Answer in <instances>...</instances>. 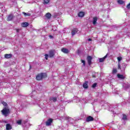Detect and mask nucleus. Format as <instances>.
Instances as JSON below:
<instances>
[{"label": "nucleus", "instance_id": "nucleus-1", "mask_svg": "<svg viewBox=\"0 0 130 130\" xmlns=\"http://www.w3.org/2000/svg\"><path fill=\"white\" fill-rule=\"evenodd\" d=\"M46 77H47L46 73H40L36 76V80H37V81H40L42 80V79L46 78Z\"/></svg>", "mask_w": 130, "mask_h": 130}, {"label": "nucleus", "instance_id": "nucleus-2", "mask_svg": "<svg viewBox=\"0 0 130 130\" xmlns=\"http://www.w3.org/2000/svg\"><path fill=\"white\" fill-rule=\"evenodd\" d=\"M2 112L4 115L7 116L8 114L10 112V110L5 108L3 109V110L2 111Z\"/></svg>", "mask_w": 130, "mask_h": 130}, {"label": "nucleus", "instance_id": "nucleus-3", "mask_svg": "<svg viewBox=\"0 0 130 130\" xmlns=\"http://www.w3.org/2000/svg\"><path fill=\"white\" fill-rule=\"evenodd\" d=\"M92 59H93V57L91 56H87V60L89 66H91L92 64Z\"/></svg>", "mask_w": 130, "mask_h": 130}, {"label": "nucleus", "instance_id": "nucleus-4", "mask_svg": "<svg viewBox=\"0 0 130 130\" xmlns=\"http://www.w3.org/2000/svg\"><path fill=\"white\" fill-rule=\"evenodd\" d=\"M52 119H49L46 122V125L47 126H49L51 125V123H52Z\"/></svg>", "mask_w": 130, "mask_h": 130}, {"label": "nucleus", "instance_id": "nucleus-5", "mask_svg": "<svg viewBox=\"0 0 130 130\" xmlns=\"http://www.w3.org/2000/svg\"><path fill=\"white\" fill-rule=\"evenodd\" d=\"M94 120V118L91 116H89L86 118V121L87 122H89V121H93Z\"/></svg>", "mask_w": 130, "mask_h": 130}, {"label": "nucleus", "instance_id": "nucleus-6", "mask_svg": "<svg viewBox=\"0 0 130 130\" xmlns=\"http://www.w3.org/2000/svg\"><path fill=\"white\" fill-rule=\"evenodd\" d=\"M122 58L121 57H118L117 60L118 61V70H121V68H120V63L119 62L121 60Z\"/></svg>", "mask_w": 130, "mask_h": 130}, {"label": "nucleus", "instance_id": "nucleus-7", "mask_svg": "<svg viewBox=\"0 0 130 130\" xmlns=\"http://www.w3.org/2000/svg\"><path fill=\"white\" fill-rule=\"evenodd\" d=\"M61 51H62V52H63V53H65V54H68L70 52V50H69L68 49H67L66 48H62L61 49Z\"/></svg>", "mask_w": 130, "mask_h": 130}, {"label": "nucleus", "instance_id": "nucleus-8", "mask_svg": "<svg viewBox=\"0 0 130 130\" xmlns=\"http://www.w3.org/2000/svg\"><path fill=\"white\" fill-rule=\"evenodd\" d=\"M54 56V50H50L49 51V57L51 58Z\"/></svg>", "mask_w": 130, "mask_h": 130}, {"label": "nucleus", "instance_id": "nucleus-9", "mask_svg": "<svg viewBox=\"0 0 130 130\" xmlns=\"http://www.w3.org/2000/svg\"><path fill=\"white\" fill-rule=\"evenodd\" d=\"M21 26L23 28H26V27H28L29 26V23L27 22H22L21 24Z\"/></svg>", "mask_w": 130, "mask_h": 130}, {"label": "nucleus", "instance_id": "nucleus-10", "mask_svg": "<svg viewBox=\"0 0 130 130\" xmlns=\"http://www.w3.org/2000/svg\"><path fill=\"white\" fill-rule=\"evenodd\" d=\"M107 57V54L103 58H99V61L100 62H103Z\"/></svg>", "mask_w": 130, "mask_h": 130}, {"label": "nucleus", "instance_id": "nucleus-11", "mask_svg": "<svg viewBox=\"0 0 130 130\" xmlns=\"http://www.w3.org/2000/svg\"><path fill=\"white\" fill-rule=\"evenodd\" d=\"M77 32H78V29L73 28L71 32L72 36H74V35H75Z\"/></svg>", "mask_w": 130, "mask_h": 130}, {"label": "nucleus", "instance_id": "nucleus-12", "mask_svg": "<svg viewBox=\"0 0 130 130\" xmlns=\"http://www.w3.org/2000/svg\"><path fill=\"white\" fill-rule=\"evenodd\" d=\"M13 18H14V15H13V14H10L8 16L7 20L12 21V20H13Z\"/></svg>", "mask_w": 130, "mask_h": 130}, {"label": "nucleus", "instance_id": "nucleus-13", "mask_svg": "<svg viewBox=\"0 0 130 130\" xmlns=\"http://www.w3.org/2000/svg\"><path fill=\"white\" fill-rule=\"evenodd\" d=\"M85 16V12H80L78 13V17H80L81 18H83Z\"/></svg>", "mask_w": 130, "mask_h": 130}, {"label": "nucleus", "instance_id": "nucleus-14", "mask_svg": "<svg viewBox=\"0 0 130 130\" xmlns=\"http://www.w3.org/2000/svg\"><path fill=\"white\" fill-rule=\"evenodd\" d=\"M117 77L119 79H121V80H124V79H125V77L122 75L117 74Z\"/></svg>", "mask_w": 130, "mask_h": 130}, {"label": "nucleus", "instance_id": "nucleus-15", "mask_svg": "<svg viewBox=\"0 0 130 130\" xmlns=\"http://www.w3.org/2000/svg\"><path fill=\"white\" fill-rule=\"evenodd\" d=\"M13 56V55L12 54H6L5 55V58H11Z\"/></svg>", "mask_w": 130, "mask_h": 130}, {"label": "nucleus", "instance_id": "nucleus-16", "mask_svg": "<svg viewBox=\"0 0 130 130\" xmlns=\"http://www.w3.org/2000/svg\"><path fill=\"white\" fill-rule=\"evenodd\" d=\"M83 87L84 88V89H88V81H85V82L83 85Z\"/></svg>", "mask_w": 130, "mask_h": 130}, {"label": "nucleus", "instance_id": "nucleus-17", "mask_svg": "<svg viewBox=\"0 0 130 130\" xmlns=\"http://www.w3.org/2000/svg\"><path fill=\"white\" fill-rule=\"evenodd\" d=\"M6 126L7 130L12 129V125H11L10 124H6Z\"/></svg>", "mask_w": 130, "mask_h": 130}, {"label": "nucleus", "instance_id": "nucleus-18", "mask_svg": "<svg viewBox=\"0 0 130 130\" xmlns=\"http://www.w3.org/2000/svg\"><path fill=\"white\" fill-rule=\"evenodd\" d=\"M97 20H98V18L96 17H93V21H92L93 25H96V24L97 23Z\"/></svg>", "mask_w": 130, "mask_h": 130}, {"label": "nucleus", "instance_id": "nucleus-19", "mask_svg": "<svg viewBox=\"0 0 130 130\" xmlns=\"http://www.w3.org/2000/svg\"><path fill=\"white\" fill-rule=\"evenodd\" d=\"M46 17L47 18V19H48V20H49V19H50V18H51V14L49 13H47L46 15H45Z\"/></svg>", "mask_w": 130, "mask_h": 130}, {"label": "nucleus", "instance_id": "nucleus-20", "mask_svg": "<svg viewBox=\"0 0 130 130\" xmlns=\"http://www.w3.org/2000/svg\"><path fill=\"white\" fill-rule=\"evenodd\" d=\"M122 120H123V121H125L127 120V117L125 115V114H123Z\"/></svg>", "mask_w": 130, "mask_h": 130}, {"label": "nucleus", "instance_id": "nucleus-21", "mask_svg": "<svg viewBox=\"0 0 130 130\" xmlns=\"http://www.w3.org/2000/svg\"><path fill=\"white\" fill-rule=\"evenodd\" d=\"M50 101H53V102H56L57 100V98L54 97V98H50L49 99Z\"/></svg>", "mask_w": 130, "mask_h": 130}, {"label": "nucleus", "instance_id": "nucleus-22", "mask_svg": "<svg viewBox=\"0 0 130 130\" xmlns=\"http://www.w3.org/2000/svg\"><path fill=\"white\" fill-rule=\"evenodd\" d=\"M22 13L25 16V17H27V16L30 17V16H31V14L28 13L22 12Z\"/></svg>", "mask_w": 130, "mask_h": 130}, {"label": "nucleus", "instance_id": "nucleus-23", "mask_svg": "<svg viewBox=\"0 0 130 130\" xmlns=\"http://www.w3.org/2000/svg\"><path fill=\"white\" fill-rule=\"evenodd\" d=\"M50 0H44V5H47L49 4Z\"/></svg>", "mask_w": 130, "mask_h": 130}, {"label": "nucleus", "instance_id": "nucleus-24", "mask_svg": "<svg viewBox=\"0 0 130 130\" xmlns=\"http://www.w3.org/2000/svg\"><path fill=\"white\" fill-rule=\"evenodd\" d=\"M116 73H117V70H116V69H113L112 71V74H116Z\"/></svg>", "mask_w": 130, "mask_h": 130}, {"label": "nucleus", "instance_id": "nucleus-25", "mask_svg": "<svg viewBox=\"0 0 130 130\" xmlns=\"http://www.w3.org/2000/svg\"><path fill=\"white\" fill-rule=\"evenodd\" d=\"M123 3L124 2L122 0L118 1V4H119L120 5H123Z\"/></svg>", "mask_w": 130, "mask_h": 130}, {"label": "nucleus", "instance_id": "nucleus-26", "mask_svg": "<svg viewBox=\"0 0 130 130\" xmlns=\"http://www.w3.org/2000/svg\"><path fill=\"white\" fill-rule=\"evenodd\" d=\"M81 62L82 63H83V65L84 66V67H85L86 66V61H85V60H81Z\"/></svg>", "mask_w": 130, "mask_h": 130}, {"label": "nucleus", "instance_id": "nucleus-27", "mask_svg": "<svg viewBox=\"0 0 130 130\" xmlns=\"http://www.w3.org/2000/svg\"><path fill=\"white\" fill-rule=\"evenodd\" d=\"M17 123H18V124H21L22 123V120H19L17 121Z\"/></svg>", "mask_w": 130, "mask_h": 130}, {"label": "nucleus", "instance_id": "nucleus-28", "mask_svg": "<svg viewBox=\"0 0 130 130\" xmlns=\"http://www.w3.org/2000/svg\"><path fill=\"white\" fill-rule=\"evenodd\" d=\"M68 119H69V121H71V122H74V119H73V118H68Z\"/></svg>", "mask_w": 130, "mask_h": 130}, {"label": "nucleus", "instance_id": "nucleus-29", "mask_svg": "<svg viewBox=\"0 0 130 130\" xmlns=\"http://www.w3.org/2000/svg\"><path fill=\"white\" fill-rule=\"evenodd\" d=\"M45 56L46 59H47V60L48 59V56H49V55L48 54H45Z\"/></svg>", "mask_w": 130, "mask_h": 130}, {"label": "nucleus", "instance_id": "nucleus-30", "mask_svg": "<svg viewBox=\"0 0 130 130\" xmlns=\"http://www.w3.org/2000/svg\"><path fill=\"white\" fill-rule=\"evenodd\" d=\"M96 86H97V83H94L92 85V87L93 88H96Z\"/></svg>", "mask_w": 130, "mask_h": 130}, {"label": "nucleus", "instance_id": "nucleus-31", "mask_svg": "<svg viewBox=\"0 0 130 130\" xmlns=\"http://www.w3.org/2000/svg\"><path fill=\"white\" fill-rule=\"evenodd\" d=\"M2 122H3V123H8V121H7V120H3V121H2Z\"/></svg>", "mask_w": 130, "mask_h": 130}, {"label": "nucleus", "instance_id": "nucleus-32", "mask_svg": "<svg viewBox=\"0 0 130 130\" xmlns=\"http://www.w3.org/2000/svg\"><path fill=\"white\" fill-rule=\"evenodd\" d=\"M126 8H127V9H130V2H129V4H128L126 6Z\"/></svg>", "mask_w": 130, "mask_h": 130}, {"label": "nucleus", "instance_id": "nucleus-33", "mask_svg": "<svg viewBox=\"0 0 130 130\" xmlns=\"http://www.w3.org/2000/svg\"><path fill=\"white\" fill-rule=\"evenodd\" d=\"M125 69V65L123 64V69H122V71H124Z\"/></svg>", "mask_w": 130, "mask_h": 130}, {"label": "nucleus", "instance_id": "nucleus-34", "mask_svg": "<svg viewBox=\"0 0 130 130\" xmlns=\"http://www.w3.org/2000/svg\"><path fill=\"white\" fill-rule=\"evenodd\" d=\"M2 104H3L4 106H7V103L3 102Z\"/></svg>", "mask_w": 130, "mask_h": 130}, {"label": "nucleus", "instance_id": "nucleus-35", "mask_svg": "<svg viewBox=\"0 0 130 130\" xmlns=\"http://www.w3.org/2000/svg\"><path fill=\"white\" fill-rule=\"evenodd\" d=\"M16 30L17 33H19V32H20V29L16 28Z\"/></svg>", "mask_w": 130, "mask_h": 130}, {"label": "nucleus", "instance_id": "nucleus-36", "mask_svg": "<svg viewBox=\"0 0 130 130\" xmlns=\"http://www.w3.org/2000/svg\"><path fill=\"white\" fill-rule=\"evenodd\" d=\"M49 37L50 38V39L53 38V37L52 36H49Z\"/></svg>", "mask_w": 130, "mask_h": 130}, {"label": "nucleus", "instance_id": "nucleus-37", "mask_svg": "<svg viewBox=\"0 0 130 130\" xmlns=\"http://www.w3.org/2000/svg\"><path fill=\"white\" fill-rule=\"evenodd\" d=\"M88 41H92V39H88Z\"/></svg>", "mask_w": 130, "mask_h": 130}, {"label": "nucleus", "instance_id": "nucleus-38", "mask_svg": "<svg viewBox=\"0 0 130 130\" xmlns=\"http://www.w3.org/2000/svg\"><path fill=\"white\" fill-rule=\"evenodd\" d=\"M123 87H125V83H124V84H123Z\"/></svg>", "mask_w": 130, "mask_h": 130}, {"label": "nucleus", "instance_id": "nucleus-39", "mask_svg": "<svg viewBox=\"0 0 130 130\" xmlns=\"http://www.w3.org/2000/svg\"><path fill=\"white\" fill-rule=\"evenodd\" d=\"M111 111H113V109H111Z\"/></svg>", "mask_w": 130, "mask_h": 130}, {"label": "nucleus", "instance_id": "nucleus-40", "mask_svg": "<svg viewBox=\"0 0 130 130\" xmlns=\"http://www.w3.org/2000/svg\"><path fill=\"white\" fill-rule=\"evenodd\" d=\"M93 78H95V76L93 75L92 76Z\"/></svg>", "mask_w": 130, "mask_h": 130}, {"label": "nucleus", "instance_id": "nucleus-41", "mask_svg": "<svg viewBox=\"0 0 130 130\" xmlns=\"http://www.w3.org/2000/svg\"><path fill=\"white\" fill-rule=\"evenodd\" d=\"M110 107V108H112V107L111 106Z\"/></svg>", "mask_w": 130, "mask_h": 130}]
</instances>
